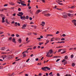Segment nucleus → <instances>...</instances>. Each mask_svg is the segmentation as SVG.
<instances>
[{
    "instance_id": "f257e3e1",
    "label": "nucleus",
    "mask_w": 76,
    "mask_h": 76,
    "mask_svg": "<svg viewBox=\"0 0 76 76\" xmlns=\"http://www.w3.org/2000/svg\"><path fill=\"white\" fill-rule=\"evenodd\" d=\"M18 16H20L21 19H22L23 20H25L26 19V17H25V16H22L21 15H19L18 14H17Z\"/></svg>"
},
{
    "instance_id": "f03ea898",
    "label": "nucleus",
    "mask_w": 76,
    "mask_h": 76,
    "mask_svg": "<svg viewBox=\"0 0 76 76\" xmlns=\"http://www.w3.org/2000/svg\"><path fill=\"white\" fill-rule=\"evenodd\" d=\"M63 17L66 18L67 17V14L66 13L64 12L63 13Z\"/></svg>"
},
{
    "instance_id": "7ed1b4c3",
    "label": "nucleus",
    "mask_w": 76,
    "mask_h": 76,
    "mask_svg": "<svg viewBox=\"0 0 76 76\" xmlns=\"http://www.w3.org/2000/svg\"><path fill=\"white\" fill-rule=\"evenodd\" d=\"M42 11H40V10H38L36 12H35V14H38L40 12H41Z\"/></svg>"
},
{
    "instance_id": "20e7f679",
    "label": "nucleus",
    "mask_w": 76,
    "mask_h": 76,
    "mask_svg": "<svg viewBox=\"0 0 76 76\" xmlns=\"http://www.w3.org/2000/svg\"><path fill=\"white\" fill-rule=\"evenodd\" d=\"M73 23L74 24L75 26H76V20H73L72 21Z\"/></svg>"
},
{
    "instance_id": "39448f33",
    "label": "nucleus",
    "mask_w": 76,
    "mask_h": 76,
    "mask_svg": "<svg viewBox=\"0 0 76 76\" xmlns=\"http://www.w3.org/2000/svg\"><path fill=\"white\" fill-rule=\"evenodd\" d=\"M12 42H13L16 43V38H13L12 39Z\"/></svg>"
},
{
    "instance_id": "423d86ee",
    "label": "nucleus",
    "mask_w": 76,
    "mask_h": 76,
    "mask_svg": "<svg viewBox=\"0 0 76 76\" xmlns=\"http://www.w3.org/2000/svg\"><path fill=\"white\" fill-rule=\"evenodd\" d=\"M26 26H27V24H24L23 26V27H22L21 28H22V29H25V28H24L26 27Z\"/></svg>"
},
{
    "instance_id": "0eeeda50",
    "label": "nucleus",
    "mask_w": 76,
    "mask_h": 76,
    "mask_svg": "<svg viewBox=\"0 0 76 76\" xmlns=\"http://www.w3.org/2000/svg\"><path fill=\"white\" fill-rule=\"evenodd\" d=\"M51 14H45L44 15L45 16L48 17L50 16Z\"/></svg>"
},
{
    "instance_id": "6e6552de",
    "label": "nucleus",
    "mask_w": 76,
    "mask_h": 76,
    "mask_svg": "<svg viewBox=\"0 0 76 76\" xmlns=\"http://www.w3.org/2000/svg\"><path fill=\"white\" fill-rule=\"evenodd\" d=\"M46 68H47V67H46V66L43 67L42 68V70H44V71H46V70L45 69H46Z\"/></svg>"
},
{
    "instance_id": "1a4fd4ad",
    "label": "nucleus",
    "mask_w": 76,
    "mask_h": 76,
    "mask_svg": "<svg viewBox=\"0 0 76 76\" xmlns=\"http://www.w3.org/2000/svg\"><path fill=\"white\" fill-rule=\"evenodd\" d=\"M18 15H20V16H22V15H23V13L22 12H19V14Z\"/></svg>"
},
{
    "instance_id": "9d476101",
    "label": "nucleus",
    "mask_w": 76,
    "mask_h": 76,
    "mask_svg": "<svg viewBox=\"0 0 76 76\" xmlns=\"http://www.w3.org/2000/svg\"><path fill=\"white\" fill-rule=\"evenodd\" d=\"M5 49V47H3L1 48H0V50H4V49Z\"/></svg>"
},
{
    "instance_id": "9b49d317",
    "label": "nucleus",
    "mask_w": 76,
    "mask_h": 76,
    "mask_svg": "<svg viewBox=\"0 0 76 76\" xmlns=\"http://www.w3.org/2000/svg\"><path fill=\"white\" fill-rule=\"evenodd\" d=\"M4 19H5V18H4V17H3L2 18V23H4L5 22V21H4Z\"/></svg>"
},
{
    "instance_id": "f8f14e48",
    "label": "nucleus",
    "mask_w": 76,
    "mask_h": 76,
    "mask_svg": "<svg viewBox=\"0 0 76 76\" xmlns=\"http://www.w3.org/2000/svg\"><path fill=\"white\" fill-rule=\"evenodd\" d=\"M50 42V41L48 40V39H46V43L45 44V45H46L48 43V42Z\"/></svg>"
},
{
    "instance_id": "ddd939ff",
    "label": "nucleus",
    "mask_w": 76,
    "mask_h": 76,
    "mask_svg": "<svg viewBox=\"0 0 76 76\" xmlns=\"http://www.w3.org/2000/svg\"><path fill=\"white\" fill-rule=\"evenodd\" d=\"M15 75L14 73H12V74H9V76H14Z\"/></svg>"
},
{
    "instance_id": "4468645a",
    "label": "nucleus",
    "mask_w": 76,
    "mask_h": 76,
    "mask_svg": "<svg viewBox=\"0 0 76 76\" xmlns=\"http://www.w3.org/2000/svg\"><path fill=\"white\" fill-rule=\"evenodd\" d=\"M21 5H23V6H26V4H23L22 2H21Z\"/></svg>"
},
{
    "instance_id": "2eb2a0df",
    "label": "nucleus",
    "mask_w": 76,
    "mask_h": 76,
    "mask_svg": "<svg viewBox=\"0 0 76 76\" xmlns=\"http://www.w3.org/2000/svg\"><path fill=\"white\" fill-rule=\"evenodd\" d=\"M7 56L6 55H3L2 56H1V58H5Z\"/></svg>"
},
{
    "instance_id": "dca6fc26",
    "label": "nucleus",
    "mask_w": 76,
    "mask_h": 76,
    "mask_svg": "<svg viewBox=\"0 0 76 76\" xmlns=\"http://www.w3.org/2000/svg\"><path fill=\"white\" fill-rule=\"evenodd\" d=\"M47 37L48 36H53V35L52 34H47Z\"/></svg>"
},
{
    "instance_id": "f3484780",
    "label": "nucleus",
    "mask_w": 76,
    "mask_h": 76,
    "mask_svg": "<svg viewBox=\"0 0 76 76\" xmlns=\"http://www.w3.org/2000/svg\"><path fill=\"white\" fill-rule=\"evenodd\" d=\"M50 53V52L49 51L48 53H47V54L46 56H48V55H49V54Z\"/></svg>"
},
{
    "instance_id": "a211bd4d",
    "label": "nucleus",
    "mask_w": 76,
    "mask_h": 76,
    "mask_svg": "<svg viewBox=\"0 0 76 76\" xmlns=\"http://www.w3.org/2000/svg\"><path fill=\"white\" fill-rule=\"evenodd\" d=\"M18 42L19 43H21V39H20L18 40Z\"/></svg>"
},
{
    "instance_id": "6ab92c4d",
    "label": "nucleus",
    "mask_w": 76,
    "mask_h": 76,
    "mask_svg": "<svg viewBox=\"0 0 76 76\" xmlns=\"http://www.w3.org/2000/svg\"><path fill=\"white\" fill-rule=\"evenodd\" d=\"M54 38H53L52 39H51V42H53L54 41V39H54Z\"/></svg>"
},
{
    "instance_id": "aec40b11",
    "label": "nucleus",
    "mask_w": 76,
    "mask_h": 76,
    "mask_svg": "<svg viewBox=\"0 0 76 76\" xmlns=\"http://www.w3.org/2000/svg\"><path fill=\"white\" fill-rule=\"evenodd\" d=\"M72 66L73 67H74L75 66V64L74 63L72 64Z\"/></svg>"
},
{
    "instance_id": "412c9836",
    "label": "nucleus",
    "mask_w": 76,
    "mask_h": 76,
    "mask_svg": "<svg viewBox=\"0 0 76 76\" xmlns=\"http://www.w3.org/2000/svg\"><path fill=\"white\" fill-rule=\"evenodd\" d=\"M43 42L41 43L40 42H39V45H42V44H43Z\"/></svg>"
},
{
    "instance_id": "4be33fe9",
    "label": "nucleus",
    "mask_w": 76,
    "mask_h": 76,
    "mask_svg": "<svg viewBox=\"0 0 76 76\" xmlns=\"http://www.w3.org/2000/svg\"><path fill=\"white\" fill-rule=\"evenodd\" d=\"M47 68H46V69H47L48 70H50V68H49L48 67V66H46Z\"/></svg>"
},
{
    "instance_id": "5701e85b",
    "label": "nucleus",
    "mask_w": 76,
    "mask_h": 76,
    "mask_svg": "<svg viewBox=\"0 0 76 76\" xmlns=\"http://www.w3.org/2000/svg\"><path fill=\"white\" fill-rule=\"evenodd\" d=\"M65 76H71V75H69V74H66V75H65Z\"/></svg>"
},
{
    "instance_id": "b1692460",
    "label": "nucleus",
    "mask_w": 76,
    "mask_h": 76,
    "mask_svg": "<svg viewBox=\"0 0 76 76\" xmlns=\"http://www.w3.org/2000/svg\"><path fill=\"white\" fill-rule=\"evenodd\" d=\"M0 15L1 17H4V15H3L2 14H0Z\"/></svg>"
},
{
    "instance_id": "393cba45",
    "label": "nucleus",
    "mask_w": 76,
    "mask_h": 76,
    "mask_svg": "<svg viewBox=\"0 0 76 76\" xmlns=\"http://www.w3.org/2000/svg\"><path fill=\"white\" fill-rule=\"evenodd\" d=\"M62 50L61 49H60L58 50V52H61V50Z\"/></svg>"
},
{
    "instance_id": "a878e982",
    "label": "nucleus",
    "mask_w": 76,
    "mask_h": 76,
    "mask_svg": "<svg viewBox=\"0 0 76 76\" xmlns=\"http://www.w3.org/2000/svg\"><path fill=\"white\" fill-rule=\"evenodd\" d=\"M75 7V6H72L71 7V9H74Z\"/></svg>"
},
{
    "instance_id": "bb28decb",
    "label": "nucleus",
    "mask_w": 76,
    "mask_h": 76,
    "mask_svg": "<svg viewBox=\"0 0 76 76\" xmlns=\"http://www.w3.org/2000/svg\"><path fill=\"white\" fill-rule=\"evenodd\" d=\"M12 58V56H11V55L9 56V58Z\"/></svg>"
},
{
    "instance_id": "cd10ccee",
    "label": "nucleus",
    "mask_w": 76,
    "mask_h": 76,
    "mask_svg": "<svg viewBox=\"0 0 76 76\" xmlns=\"http://www.w3.org/2000/svg\"><path fill=\"white\" fill-rule=\"evenodd\" d=\"M73 57H74V55H73V54H72L71 55V58H72Z\"/></svg>"
},
{
    "instance_id": "c85d7f7f",
    "label": "nucleus",
    "mask_w": 76,
    "mask_h": 76,
    "mask_svg": "<svg viewBox=\"0 0 76 76\" xmlns=\"http://www.w3.org/2000/svg\"><path fill=\"white\" fill-rule=\"evenodd\" d=\"M15 25H14L15 26H18V23L16 22L15 23Z\"/></svg>"
},
{
    "instance_id": "c756f323",
    "label": "nucleus",
    "mask_w": 76,
    "mask_h": 76,
    "mask_svg": "<svg viewBox=\"0 0 76 76\" xmlns=\"http://www.w3.org/2000/svg\"><path fill=\"white\" fill-rule=\"evenodd\" d=\"M29 18V17L28 16H26V19H28Z\"/></svg>"
},
{
    "instance_id": "7c9ffc66",
    "label": "nucleus",
    "mask_w": 76,
    "mask_h": 76,
    "mask_svg": "<svg viewBox=\"0 0 76 76\" xmlns=\"http://www.w3.org/2000/svg\"><path fill=\"white\" fill-rule=\"evenodd\" d=\"M24 53H28V50H26V52L25 51H24V52H23V54Z\"/></svg>"
},
{
    "instance_id": "2f4dec72",
    "label": "nucleus",
    "mask_w": 76,
    "mask_h": 76,
    "mask_svg": "<svg viewBox=\"0 0 76 76\" xmlns=\"http://www.w3.org/2000/svg\"><path fill=\"white\" fill-rule=\"evenodd\" d=\"M42 24V25L43 24L44 25L45 24V23L44 22H42V24Z\"/></svg>"
},
{
    "instance_id": "473e14b6",
    "label": "nucleus",
    "mask_w": 76,
    "mask_h": 76,
    "mask_svg": "<svg viewBox=\"0 0 76 76\" xmlns=\"http://www.w3.org/2000/svg\"><path fill=\"white\" fill-rule=\"evenodd\" d=\"M60 60V59H57V60L56 61V62H58V61H59Z\"/></svg>"
},
{
    "instance_id": "72a5a7b5",
    "label": "nucleus",
    "mask_w": 76,
    "mask_h": 76,
    "mask_svg": "<svg viewBox=\"0 0 76 76\" xmlns=\"http://www.w3.org/2000/svg\"><path fill=\"white\" fill-rule=\"evenodd\" d=\"M68 58V57H67V56H65V58L66 59H67Z\"/></svg>"
},
{
    "instance_id": "f704fd0d",
    "label": "nucleus",
    "mask_w": 76,
    "mask_h": 76,
    "mask_svg": "<svg viewBox=\"0 0 76 76\" xmlns=\"http://www.w3.org/2000/svg\"><path fill=\"white\" fill-rule=\"evenodd\" d=\"M11 36L12 37H14L15 36L14 34H13L11 35Z\"/></svg>"
},
{
    "instance_id": "c9c22d12",
    "label": "nucleus",
    "mask_w": 76,
    "mask_h": 76,
    "mask_svg": "<svg viewBox=\"0 0 76 76\" xmlns=\"http://www.w3.org/2000/svg\"><path fill=\"white\" fill-rule=\"evenodd\" d=\"M16 35V37H20V35L18 34H17Z\"/></svg>"
},
{
    "instance_id": "e433bc0d",
    "label": "nucleus",
    "mask_w": 76,
    "mask_h": 76,
    "mask_svg": "<svg viewBox=\"0 0 76 76\" xmlns=\"http://www.w3.org/2000/svg\"><path fill=\"white\" fill-rule=\"evenodd\" d=\"M59 33V32L58 31H57L56 33V34H58Z\"/></svg>"
},
{
    "instance_id": "4c0bfd02",
    "label": "nucleus",
    "mask_w": 76,
    "mask_h": 76,
    "mask_svg": "<svg viewBox=\"0 0 76 76\" xmlns=\"http://www.w3.org/2000/svg\"><path fill=\"white\" fill-rule=\"evenodd\" d=\"M66 51H64V52H62L61 53V54H63V53H66Z\"/></svg>"
},
{
    "instance_id": "58836bf2",
    "label": "nucleus",
    "mask_w": 76,
    "mask_h": 76,
    "mask_svg": "<svg viewBox=\"0 0 76 76\" xmlns=\"http://www.w3.org/2000/svg\"><path fill=\"white\" fill-rule=\"evenodd\" d=\"M65 40V38H62V39H61V40L62 41L64 40Z\"/></svg>"
},
{
    "instance_id": "ea45409f",
    "label": "nucleus",
    "mask_w": 76,
    "mask_h": 76,
    "mask_svg": "<svg viewBox=\"0 0 76 76\" xmlns=\"http://www.w3.org/2000/svg\"><path fill=\"white\" fill-rule=\"evenodd\" d=\"M29 60H30V59L28 58L27 60H26V62H28Z\"/></svg>"
},
{
    "instance_id": "a19ab883",
    "label": "nucleus",
    "mask_w": 76,
    "mask_h": 76,
    "mask_svg": "<svg viewBox=\"0 0 76 76\" xmlns=\"http://www.w3.org/2000/svg\"><path fill=\"white\" fill-rule=\"evenodd\" d=\"M57 7H58L57 6H55V7H54V9H57Z\"/></svg>"
},
{
    "instance_id": "79ce46f5",
    "label": "nucleus",
    "mask_w": 76,
    "mask_h": 76,
    "mask_svg": "<svg viewBox=\"0 0 76 76\" xmlns=\"http://www.w3.org/2000/svg\"><path fill=\"white\" fill-rule=\"evenodd\" d=\"M8 6V4H4V7H6V6Z\"/></svg>"
},
{
    "instance_id": "37998d69",
    "label": "nucleus",
    "mask_w": 76,
    "mask_h": 76,
    "mask_svg": "<svg viewBox=\"0 0 76 76\" xmlns=\"http://www.w3.org/2000/svg\"><path fill=\"white\" fill-rule=\"evenodd\" d=\"M65 36H66V34H63L62 35V36H63V37H65Z\"/></svg>"
},
{
    "instance_id": "c03bdc74",
    "label": "nucleus",
    "mask_w": 76,
    "mask_h": 76,
    "mask_svg": "<svg viewBox=\"0 0 76 76\" xmlns=\"http://www.w3.org/2000/svg\"><path fill=\"white\" fill-rule=\"evenodd\" d=\"M64 42H64V41H61V42H60V43H64Z\"/></svg>"
},
{
    "instance_id": "a18cd8bd",
    "label": "nucleus",
    "mask_w": 76,
    "mask_h": 76,
    "mask_svg": "<svg viewBox=\"0 0 76 76\" xmlns=\"http://www.w3.org/2000/svg\"><path fill=\"white\" fill-rule=\"evenodd\" d=\"M12 39V37H10V38H9V40H11Z\"/></svg>"
},
{
    "instance_id": "49530a36",
    "label": "nucleus",
    "mask_w": 76,
    "mask_h": 76,
    "mask_svg": "<svg viewBox=\"0 0 76 76\" xmlns=\"http://www.w3.org/2000/svg\"><path fill=\"white\" fill-rule=\"evenodd\" d=\"M12 15L14 16H16V14L15 13H14V14H13V15Z\"/></svg>"
},
{
    "instance_id": "de8ad7c7",
    "label": "nucleus",
    "mask_w": 76,
    "mask_h": 76,
    "mask_svg": "<svg viewBox=\"0 0 76 76\" xmlns=\"http://www.w3.org/2000/svg\"><path fill=\"white\" fill-rule=\"evenodd\" d=\"M18 10L19 11H20L21 10V9L20 8H19L18 9Z\"/></svg>"
},
{
    "instance_id": "09e8293b",
    "label": "nucleus",
    "mask_w": 76,
    "mask_h": 76,
    "mask_svg": "<svg viewBox=\"0 0 76 76\" xmlns=\"http://www.w3.org/2000/svg\"><path fill=\"white\" fill-rule=\"evenodd\" d=\"M58 4H60L61 5H62L63 4V3H60V2L58 3Z\"/></svg>"
},
{
    "instance_id": "8fccbe9b",
    "label": "nucleus",
    "mask_w": 76,
    "mask_h": 76,
    "mask_svg": "<svg viewBox=\"0 0 76 76\" xmlns=\"http://www.w3.org/2000/svg\"><path fill=\"white\" fill-rule=\"evenodd\" d=\"M23 56L24 57H26V54H23Z\"/></svg>"
},
{
    "instance_id": "3c124183",
    "label": "nucleus",
    "mask_w": 76,
    "mask_h": 76,
    "mask_svg": "<svg viewBox=\"0 0 76 76\" xmlns=\"http://www.w3.org/2000/svg\"><path fill=\"white\" fill-rule=\"evenodd\" d=\"M31 33H29L28 34V35H31Z\"/></svg>"
},
{
    "instance_id": "603ef678",
    "label": "nucleus",
    "mask_w": 76,
    "mask_h": 76,
    "mask_svg": "<svg viewBox=\"0 0 76 76\" xmlns=\"http://www.w3.org/2000/svg\"><path fill=\"white\" fill-rule=\"evenodd\" d=\"M57 76H60L59 74L58 73L57 74Z\"/></svg>"
},
{
    "instance_id": "864d4df0",
    "label": "nucleus",
    "mask_w": 76,
    "mask_h": 76,
    "mask_svg": "<svg viewBox=\"0 0 76 76\" xmlns=\"http://www.w3.org/2000/svg\"><path fill=\"white\" fill-rule=\"evenodd\" d=\"M18 26H20V23H18Z\"/></svg>"
},
{
    "instance_id": "5fc2aeb1",
    "label": "nucleus",
    "mask_w": 76,
    "mask_h": 76,
    "mask_svg": "<svg viewBox=\"0 0 76 76\" xmlns=\"http://www.w3.org/2000/svg\"><path fill=\"white\" fill-rule=\"evenodd\" d=\"M29 19H30V20H31L32 19V18H31V17H30Z\"/></svg>"
},
{
    "instance_id": "6e6d98bb",
    "label": "nucleus",
    "mask_w": 76,
    "mask_h": 76,
    "mask_svg": "<svg viewBox=\"0 0 76 76\" xmlns=\"http://www.w3.org/2000/svg\"><path fill=\"white\" fill-rule=\"evenodd\" d=\"M4 10L3 9L1 10L0 11H1V12H3L4 11Z\"/></svg>"
},
{
    "instance_id": "4d7b16f0",
    "label": "nucleus",
    "mask_w": 76,
    "mask_h": 76,
    "mask_svg": "<svg viewBox=\"0 0 76 76\" xmlns=\"http://www.w3.org/2000/svg\"><path fill=\"white\" fill-rule=\"evenodd\" d=\"M65 61L66 60L65 59H64L62 61V62H64V61Z\"/></svg>"
},
{
    "instance_id": "13d9d810",
    "label": "nucleus",
    "mask_w": 76,
    "mask_h": 76,
    "mask_svg": "<svg viewBox=\"0 0 76 76\" xmlns=\"http://www.w3.org/2000/svg\"><path fill=\"white\" fill-rule=\"evenodd\" d=\"M46 76H48V73H46Z\"/></svg>"
},
{
    "instance_id": "bf43d9fd",
    "label": "nucleus",
    "mask_w": 76,
    "mask_h": 76,
    "mask_svg": "<svg viewBox=\"0 0 76 76\" xmlns=\"http://www.w3.org/2000/svg\"><path fill=\"white\" fill-rule=\"evenodd\" d=\"M69 12L70 13H73V12L72 11H70Z\"/></svg>"
},
{
    "instance_id": "052dcab7",
    "label": "nucleus",
    "mask_w": 76,
    "mask_h": 76,
    "mask_svg": "<svg viewBox=\"0 0 76 76\" xmlns=\"http://www.w3.org/2000/svg\"><path fill=\"white\" fill-rule=\"evenodd\" d=\"M41 64H41V63H40V64H39V63L37 64V65H41Z\"/></svg>"
},
{
    "instance_id": "680f3d73",
    "label": "nucleus",
    "mask_w": 76,
    "mask_h": 76,
    "mask_svg": "<svg viewBox=\"0 0 76 76\" xmlns=\"http://www.w3.org/2000/svg\"><path fill=\"white\" fill-rule=\"evenodd\" d=\"M35 60L36 61H38V58H37Z\"/></svg>"
},
{
    "instance_id": "e2e57ef3",
    "label": "nucleus",
    "mask_w": 76,
    "mask_h": 76,
    "mask_svg": "<svg viewBox=\"0 0 76 76\" xmlns=\"http://www.w3.org/2000/svg\"><path fill=\"white\" fill-rule=\"evenodd\" d=\"M33 54H32L31 55H30V56H31V57H33Z\"/></svg>"
},
{
    "instance_id": "0e129e2a",
    "label": "nucleus",
    "mask_w": 76,
    "mask_h": 76,
    "mask_svg": "<svg viewBox=\"0 0 76 76\" xmlns=\"http://www.w3.org/2000/svg\"><path fill=\"white\" fill-rule=\"evenodd\" d=\"M52 74V72H50V73L49 74V75H51V74Z\"/></svg>"
},
{
    "instance_id": "69168bd1",
    "label": "nucleus",
    "mask_w": 76,
    "mask_h": 76,
    "mask_svg": "<svg viewBox=\"0 0 76 76\" xmlns=\"http://www.w3.org/2000/svg\"><path fill=\"white\" fill-rule=\"evenodd\" d=\"M40 38H43V36H40Z\"/></svg>"
},
{
    "instance_id": "338daca9",
    "label": "nucleus",
    "mask_w": 76,
    "mask_h": 76,
    "mask_svg": "<svg viewBox=\"0 0 76 76\" xmlns=\"http://www.w3.org/2000/svg\"><path fill=\"white\" fill-rule=\"evenodd\" d=\"M2 54H6V53L3 52L2 53Z\"/></svg>"
},
{
    "instance_id": "774afa93",
    "label": "nucleus",
    "mask_w": 76,
    "mask_h": 76,
    "mask_svg": "<svg viewBox=\"0 0 76 76\" xmlns=\"http://www.w3.org/2000/svg\"><path fill=\"white\" fill-rule=\"evenodd\" d=\"M2 68H3V67L2 66H0V69H2Z\"/></svg>"
}]
</instances>
